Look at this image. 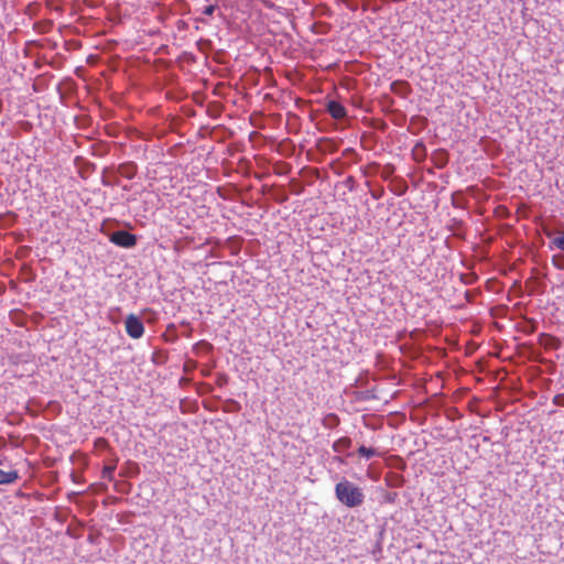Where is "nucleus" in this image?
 Instances as JSON below:
<instances>
[{
    "instance_id": "f257e3e1",
    "label": "nucleus",
    "mask_w": 564,
    "mask_h": 564,
    "mask_svg": "<svg viewBox=\"0 0 564 564\" xmlns=\"http://www.w3.org/2000/svg\"><path fill=\"white\" fill-rule=\"evenodd\" d=\"M335 496L340 503L348 508L361 506L365 499L362 489L346 479L336 484Z\"/></svg>"
},
{
    "instance_id": "7ed1b4c3",
    "label": "nucleus",
    "mask_w": 564,
    "mask_h": 564,
    "mask_svg": "<svg viewBox=\"0 0 564 564\" xmlns=\"http://www.w3.org/2000/svg\"><path fill=\"white\" fill-rule=\"evenodd\" d=\"M110 241L119 247L132 248L137 243V237L129 231L118 230L111 234Z\"/></svg>"
},
{
    "instance_id": "39448f33",
    "label": "nucleus",
    "mask_w": 564,
    "mask_h": 564,
    "mask_svg": "<svg viewBox=\"0 0 564 564\" xmlns=\"http://www.w3.org/2000/svg\"><path fill=\"white\" fill-rule=\"evenodd\" d=\"M19 478L18 471L11 467L2 468L0 466V484H12Z\"/></svg>"
},
{
    "instance_id": "1a4fd4ad",
    "label": "nucleus",
    "mask_w": 564,
    "mask_h": 564,
    "mask_svg": "<svg viewBox=\"0 0 564 564\" xmlns=\"http://www.w3.org/2000/svg\"><path fill=\"white\" fill-rule=\"evenodd\" d=\"M552 242L557 249L564 251V232H560V235L555 237Z\"/></svg>"
},
{
    "instance_id": "423d86ee",
    "label": "nucleus",
    "mask_w": 564,
    "mask_h": 564,
    "mask_svg": "<svg viewBox=\"0 0 564 564\" xmlns=\"http://www.w3.org/2000/svg\"><path fill=\"white\" fill-rule=\"evenodd\" d=\"M351 446V440L347 436L340 437L333 444V449L336 453H344Z\"/></svg>"
},
{
    "instance_id": "20e7f679",
    "label": "nucleus",
    "mask_w": 564,
    "mask_h": 564,
    "mask_svg": "<svg viewBox=\"0 0 564 564\" xmlns=\"http://www.w3.org/2000/svg\"><path fill=\"white\" fill-rule=\"evenodd\" d=\"M327 111L334 119H343L346 117L347 112L345 107L335 100H332L327 104Z\"/></svg>"
},
{
    "instance_id": "f03ea898",
    "label": "nucleus",
    "mask_w": 564,
    "mask_h": 564,
    "mask_svg": "<svg viewBox=\"0 0 564 564\" xmlns=\"http://www.w3.org/2000/svg\"><path fill=\"white\" fill-rule=\"evenodd\" d=\"M124 326L127 334L133 339H139L144 334L143 323L134 314H130L127 316Z\"/></svg>"
},
{
    "instance_id": "0eeeda50",
    "label": "nucleus",
    "mask_w": 564,
    "mask_h": 564,
    "mask_svg": "<svg viewBox=\"0 0 564 564\" xmlns=\"http://www.w3.org/2000/svg\"><path fill=\"white\" fill-rule=\"evenodd\" d=\"M358 454L367 459L373 457L377 455V452L376 449L373 448H370V447H366L364 445H361L359 448H358Z\"/></svg>"
},
{
    "instance_id": "9d476101",
    "label": "nucleus",
    "mask_w": 564,
    "mask_h": 564,
    "mask_svg": "<svg viewBox=\"0 0 564 564\" xmlns=\"http://www.w3.org/2000/svg\"><path fill=\"white\" fill-rule=\"evenodd\" d=\"M215 10H216V6H214V4H209V6H206V7L203 9V11H202V12H203V14H205V15H213V14H214V12H215Z\"/></svg>"
},
{
    "instance_id": "6e6552de",
    "label": "nucleus",
    "mask_w": 564,
    "mask_h": 564,
    "mask_svg": "<svg viewBox=\"0 0 564 564\" xmlns=\"http://www.w3.org/2000/svg\"><path fill=\"white\" fill-rule=\"evenodd\" d=\"M115 470H116V465L105 466L102 469V478L111 481L113 479Z\"/></svg>"
}]
</instances>
